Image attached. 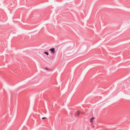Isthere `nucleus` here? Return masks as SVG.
Masks as SVG:
<instances>
[{"mask_svg": "<svg viewBox=\"0 0 130 130\" xmlns=\"http://www.w3.org/2000/svg\"><path fill=\"white\" fill-rule=\"evenodd\" d=\"M44 54H45L47 55H48L49 54L48 52H45L44 53Z\"/></svg>", "mask_w": 130, "mask_h": 130, "instance_id": "20e7f679", "label": "nucleus"}, {"mask_svg": "<svg viewBox=\"0 0 130 130\" xmlns=\"http://www.w3.org/2000/svg\"><path fill=\"white\" fill-rule=\"evenodd\" d=\"M46 118V117H43L42 118V119H45Z\"/></svg>", "mask_w": 130, "mask_h": 130, "instance_id": "39448f33", "label": "nucleus"}, {"mask_svg": "<svg viewBox=\"0 0 130 130\" xmlns=\"http://www.w3.org/2000/svg\"><path fill=\"white\" fill-rule=\"evenodd\" d=\"M45 69H46L47 70H49L47 68V67H45Z\"/></svg>", "mask_w": 130, "mask_h": 130, "instance_id": "423d86ee", "label": "nucleus"}, {"mask_svg": "<svg viewBox=\"0 0 130 130\" xmlns=\"http://www.w3.org/2000/svg\"><path fill=\"white\" fill-rule=\"evenodd\" d=\"M49 51H51V53L52 54H54L55 52V49L54 48H52L50 49Z\"/></svg>", "mask_w": 130, "mask_h": 130, "instance_id": "f257e3e1", "label": "nucleus"}, {"mask_svg": "<svg viewBox=\"0 0 130 130\" xmlns=\"http://www.w3.org/2000/svg\"><path fill=\"white\" fill-rule=\"evenodd\" d=\"M94 119V117H93L90 119V121L92 123L93 122V120Z\"/></svg>", "mask_w": 130, "mask_h": 130, "instance_id": "7ed1b4c3", "label": "nucleus"}, {"mask_svg": "<svg viewBox=\"0 0 130 130\" xmlns=\"http://www.w3.org/2000/svg\"><path fill=\"white\" fill-rule=\"evenodd\" d=\"M80 113H81V112L80 111H77L75 114V116L76 117H77L79 115V114Z\"/></svg>", "mask_w": 130, "mask_h": 130, "instance_id": "f03ea898", "label": "nucleus"}]
</instances>
